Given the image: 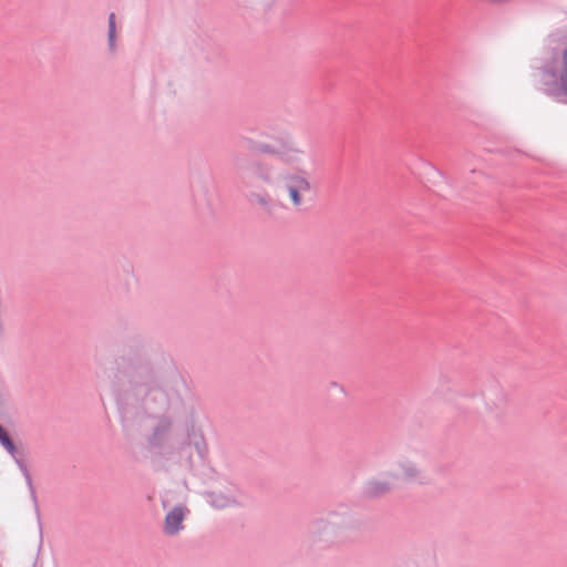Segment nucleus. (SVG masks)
<instances>
[{
  "label": "nucleus",
  "instance_id": "obj_1",
  "mask_svg": "<svg viewBox=\"0 0 567 567\" xmlns=\"http://www.w3.org/2000/svg\"><path fill=\"white\" fill-rule=\"evenodd\" d=\"M280 189L287 194L293 208H300L305 203V196L312 190V184L302 173H285L281 176Z\"/></svg>",
  "mask_w": 567,
  "mask_h": 567
},
{
  "label": "nucleus",
  "instance_id": "obj_2",
  "mask_svg": "<svg viewBox=\"0 0 567 567\" xmlns=\"http://www.w3.org/2000/svg\"><path fill=\"white\" fill-rule=\"evenodd\" d=\"M188 514V509L183 506L172 508L165 516L164 532L167 535H176L183 528V520Z\"/></svg>",
  "mask_w": 567,
  "mask_h": 567
},
{
  "label": "nucleus",
  "instance_id": "obj_3",
  "mask_svg": "<svg viewBox=\"0 0 567 567\" xmlns=\"http://www.w3.org/2000/svg\"><path fill=\"white\" fill-rule=\"evenodd\" d=\"M247 184H252L255 181L269 183L271 181L270 166L262 162H255L247 169L246 174Z\"/></svg>",
  "mask_w": 567,
  "mask_h": 567
},
{
  "label": "nucleus",
  "instance_id": "obj_4",
  "mask_svg": "<svg viewBox=\"0 0 567 567\" xmlns=\"http://www.w3.org/2000/svg\"><path fill=\"white\" fill-rule=\"evenodd\" d=\"M420 471L417 466L408 460H403L399 463V471L394 475L396 480L413 481L417 478Z\"/></svg>",
  "mask_w": 567,
  "mask_h": 567
},
{
  "label": "nucleus",
  "instance_id": "obj_5",
  "mask_svg": "<svg viewBox=\"0 0 567 567\" xmlns=\"http://www.w3.org/2000/svg\"><path fill=\"white\" fill-rule=\"evenodd\" d=\"M392 482L389 480H371L365 485V493L370 496H379L392 489Z\"/></svg>",
  "mask_w": 567,
  "mask_h": 567
},
{
  "label": "nucleus",
  "instance_id": "obj_6",
  "mask_svg": "<svg viewBox=\"0 0 567 567\" xmlns=\"http://www.w3.org/2000/svg\"><path fill=\"white\" fill-rule=\"evenodd\" d=\"M247 196L252 204L258 205L262 208H269L271 205L270 195L265 190L259 192L251 189L248 192Z\"/></svg>",
  "mask_w": 567,
  "mask_h": 567
},
{
  "label": "nucleus",
  "instance_id": "obj_7",
  "mask_svg": "<svg viewBox=\"0 0 567 567\" xmlns=\"http://www.w3.org/2000/svg\"><path fill=\"white\" fill-rule=\"evenodd\" d=\"M561 90L564 94L567 96V49L563 51L561 54V73L559 76Z\"/></svg>",
  "mask_w": 567,
  "mask_h": 567
},
{
  "label": "nucleus",
  "instance_id": "obj_8",
  "mask_svg": "<svg viewBox=\"0 0 567 567\" xmlns=\"http://www.w3.org/2000/svg\"><path fill=\"white\" fill-rule=\"evenodd\" d=\"M0 442L11 455H13L16 453L14 444L12 443L8 433L3 430V427L1 425H0Z\"/></svg>",
  "mask_w": 567,
  "mask_h": 567
},
{
  "label": "nucleus",
  "instance_id": "obj_9",
  "mask_svg": "<svg viewBox=\"0 0 567 567\" xmlns=\"http://www.w3.org/2000/svg\"><path fill=\"white\" fill-rule=\"evenodd\" d=\"M115 32H116L115 14L111 13L109 17V40H110L111 47L114 45Z\"/></svg>",
  "mask_w": 567,
  "mask_h": 567
}]
</instances>
